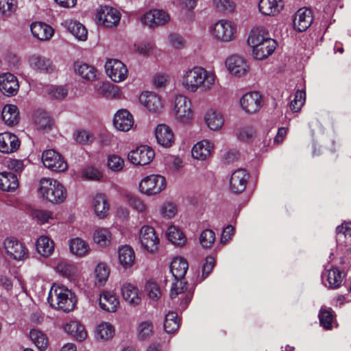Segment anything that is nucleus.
I'll return each instance as SVG.
<instances>
[{"label":"nucleus","mask_w":351,"mask_h":351,"mask_svg":"<svg viewBox=\"0 0 351 351\" xmlns=\"http://www.w3.org/2000/svg\"><path fill=\"white\" fill-rule=\"evenodd\" d=\"M313 21L311 10L302 8L299 9L295 14L293 19L294 28L298 32L306 30Z\"/></svg>","instance_id":"nucleus-19"},{"label":"nucleus","mask_w":351,"mask_h":351,"mask_svg":"<svg viewBox=\"0 0 351 351\" xmlns=\"http://www.w3.org/2000/svg\"><path fill=\"white\" fill-rule=\"evenodd\" d=\"M176 282L172 284L170 290V297L171 299L175 298L180 294H182L186 290V282L182 279H175Z\"/></svg>","instance_id":"nucleus-61"},{"label":"nucleus","mask_w":351,"mask_h":351,"mask_svg":"<svg viewBox=\"0 0 351 351\" xmlns=\"http://www.w3.org/2000/svg\"><path fill=\"white\" fill-rule=\"evenodd\" d=\"M31 32L33 36L40 40H48L54 34L52 27L42 22L33 23L31 25Z\"/></svg>","instance_id":"nucleus-27"},{"label":"nucleus","mask_w":351,"mask_h":351,"mask_svg":"<svg viewBox=\"0 0 351 351\" xmlns=\"http://www.w3.org/2000/svg\"><path fill=\"white\" fill-rule=\"evenodd\" d=\"M283 8V0H260L258 3L260 12L265 16L277 15Z\"/></svg>","instance_id":"nucleus-24"},{"label":"nucleus","mask_w":351,"mask_h":351,"mask_svg":"<svg viewBox=\"0 0 351 351\" xmlns=\"http://www.w3.org/2000/svg\"><path fill=\"white\" fill-rule=\"evenodd\" d=\"M73 137L76 142L80 144L86 145L93 142V135L86 130H80L74 133Z\"/></svg>","instance_id":"nucleus-63"},{"label":"nucleus","mask_w":351,"mask_h":351,"mask_svg":"<svg viewBox=\"0 0 351 351\" xmlns=\"http://www.w3.org/2000/svg\"><path fill=\"white\" fill-rule=\"evenodd\" d=\"M214 149L213 144L207 140L197 143L192 148L191 154L193 158L204 160L210 156Z\"/></svg>","instance_id":"nucleus-25"},{"label":"nucleus","mask_w":351,"mask_h":351,"mask_svg":"<svg viewBox=\"0 0 351 351\" xmlns=\"http://www.w3.org/2000/svg\"><path fill=\"white\" fill-rule=\"evenodd\" d=\"M19 138L10 132L0 133V152L4 154L15 152L20 147Z\"/></svg>","instance_id":"nucleus-21"},{"label":"nucleus","mask_w":351,"mask_h":351,"mask_svg":"<svg viewBox=\"0 0 351 351\" xmlns=\"http://www.w3.org/2000/svg\"><path fill=\"white\" fill-rule=\"evenodd\" d=\"M216 80L217 75L214 71L195 66L184 71L181 84L186 91L195 93L198 90L201 92L211 90Z\"/></svg>","instance_id":"nucleus-1"},{"label":"nucleus","mask_w":351,"mask_h":351,"mask_svg":"<svg viewBox=\"0 0 351 351\" xmlns=\"http://www.w3.org/2000/svg\"><path fill=\"white\" fill-rule=\"evenodd\" d=\"M69 249L72 254L79 257L86 256L90 250L88 243L79 237L70 240Z\"/></svg>","instance_id":"nucleus-37"},{"label":"nucleus","mask_w":351,"mask_h":351,"mask_svg":"<svg viewBox=\"0 0 351 351\" xmlns=\"http://www.w3.org/2000/svg\"><path fill=\"white\" fill-rule=\"evenodd\" d=\"M56 271L62 276L71 278L77 274V267L72 264L62 261L56 266Z\"/></svg>","instance_id":"nucleus-50"},{"label":"nucleus","mask_w":351,"mask_h":351,"mask_svg":"<svg viewBox=\"0 0 351 351\" xmlns=\"http://www.w3.org/2000/svg\"><path fill=\"white\" fill-rule=\"evenodd\" d=\"M127 200L128 204L136 211L140 213H146L147 206L145 202L139 197L136 196L128 195Z\"/></svg>","instance_id":"nucleus-54"},{"label":"nucleus","mask_w":351,"mask_h":351,"mask_svg":"<svg viewBox=\"0 0 351 351\" xmlns=\"http://www.w3.org/2000/svg\"><path fill=\"white\" fill-rule=\"evenodd\" d=\"M29 337L38 349L44 350L47 348L48 344L47 338L41 331L36 329L31 330Z\"/></svg>","instance_id":"nucleus-49"},{"label":"nucleus","mask_w":351,"mask_h":351,"mask_svg":"<svg viewBox=\"0 0 351 351\" xmlns=\"http://www.w3.org/2000/svg\"><path fill=\"white\" fill-rule=\"evenodd\" d=\"M160 211L162 217L171 219L176 215L178 208L173 202H167L162 204Z\"/></svg>","instance_id":"nucleus-57"},{"label":"nucleus","mask_w":351,"mask_h":351,"mask_svg":"<svg viewBox=\"0 0 351 351\" xmlns=\"http://www.w3.org/2000/svg\"><path fill=\"white\" fill-rule=\"evenodd\" d=\"M39 191L44 199L52 203H62L66 197V191L63 185L51 178L40 180Z\"/></svg>","instance_id":"nucleus-4"},{"label":"nucleus","mask_w":351,"mask_h":351,"mask_svg":"<svg viewBox=\"0 0 351 351\" xmlns=\"http://www.w3.org/2000/svg\"><path fill=\"white\" fill-rule=\"evenodd\" d=\"M18 186L19 181L14 173L6 171L0 173V190L13 192Z\"/></svg>","instance_id":"nucleus-33"},{"label":"nucleus","mask_w":351,"mask_h":351,"mask_svg":"<svg viewBox=\"0 0 351 351\" xmlns=\"http://www.w3.org/2000/svg\"><path fill=\"white\" fill-rule=\"evenodd\" d=\"M240 102L243 110L245 112L253 114L261 108V95L256 91L247 93L241 97Z\"/></svg>","instance_id":"nucleus-15"},{"label":"nucleus","mask_w":351,"mask_h":351,"mask_svg":"<svg viewBox=\"0 0 351 351\" xmlns=\"http://www.w3.org/2000/svg\"><path fill=\"white\" fill-rule=\"evenodd\" d=\"M64 25L67 30L79 40H86L87 30L80 22L73 20H66Z\"/></svg>","instance_id":"nucleus-39"},{"label":"nucleus","mask_w":351,"mask_h":351,"mask_svg":"<svg viewBox=\"0 0 351 351\" xmlns=\"http://www.w3.org/2000/svg\"><path fill=\"white\" fill-rule=\"evenodd\" d=\"M204 121L209 129L215 131L220 130L224 123L221 113L213 109H210L206 112Z\"/></svg>","instance_id":"nucleus-32"},{"label":"nucleus","mask_w":351,"mask_h":351,"mask_svg":"<svg viewBox=\"0 0 351 351\" xmlns=\"http://www.w3.org/2000/svg\"><path fill=\"white\" fill-rule=\"evenodd\" d=\"M276 46L277 43L275 40H267L261 45L252 48L253 56L257 60H263L274 51Z\"/></svg>","instance_id":"nucleus-31"},{"label":"nucleus","mask_w":351,"mask_h":351,"mask_svg":"<svg viewBox=\"0 0 351 351\" xmlns=\"http://www.w3.org/2000/svg\"><path fill=\"white\" fill-rule=\"evenodd\" d=\"M145 291L149 299L157 301L161 296L160 290L154 282H147L145 285Z\"/></svg>","instance_id":"nucleus-60"},{"label":"nucleus","mask_w":351,"mask_h":351,"mask_svg":"<svg viewBox=\"0 0 351 351\" xmlns=\"http://www.w3.org/2000/svg\"><path fill=\"white\" fill-rule=\"evenodd\" d=\"M167 185L164 176L152 174L145 177L139 184L141 193L151 196L160 193Z\"/></svg>","instance_id":"nucleus-6"},{"label":"nucleus","mask_w":351,"mask_h":351,"mask_svg":"<svg viewBox=\"0 0 351 351\" xmlns=\"http://www.w3.org/2000/svg\"><path fill=\"white\" fill-rule=\"evenodd\" d=\"M94 241L101 247H106L110 243L111 233L106 228L95 230L93 237Z\"/></svg>","instance_id":"nucleus-48"},{"label":"nucleus","mask_w":351,"mask_h":351,"mask_svg":"<svg viewBox=\"0 0 351 351\" xmlns=\"http://www.w3.org/2000/svg\"><path fill=\"white\" fill-rule=\"evenodd\" d=\"M139 240L142 247L147 252H154L158 250L160 240L152 226H143L140 229Z\"/></svg>","instance_id":"nucleus-9"},{"label":"nucleus","mask_w":351,"mask_h":351,"mask_svg":"<svg viewBox=\"0 0 351 351\" xmlns=\"http://www.w3.org/2000/svg\"><path fill=\"white\" fill-rule=\"evenodd\" d=\"M344 275L337 267L326 270L322 274V280L324 283L328 282V287L330 289H335L340 287ZM326 285V284H325Z\"/></svg>","instance_id":"nucleus-28"},{"label":"nucleus","mask_w":351,"mask_h":351,"mask_svg":"<svg viewBox=\"0 0 351 351\" xmlns=\"http://www.w3.org/2000/svg\"><path fill=\"white\" fill-rule=\"evenodd\" d=\"M198 0H178L179 8L184 11V16L188 21H193L195 18L193 10L197 7Z\"/></svg>","instance_id":"nucleus-44"},{"label":"nucleus","mask_w":351,"mask_h":351,"mask_svg":"<svg viewBox=\"0 0 351 351\" xmlns=\"http://www.w3.org/2000/svg\"><path fill=\"white\" fill-rule=\"evenodd\" d=\"M167 237L173 244L179 246L183 245L186 241L183 233L174 226H171L168 228Z\"/></svg>","instance_id":"nucleus-45"},{"label":"nucleus","mask_w":351,"mask_h":351,"mask_svg":"<svg viewBox=\"0 0 351 351\" xmlns=\"http://www.w3.org/2000/svg\"><path fill=\"white\" fill-rule=\"evenodd\" d=\"M75 73L82 79L93 82L97 79V69L91 65L86 63L76 62L74 64Z\"/></svg>","instance_id":"nucleus-34"},{"label":"nucleus","mask_w":351,"mask_h":351,"mask_svg":"<svg viewBox=\"0 0 351 351\" xmlns=\"http://www.w3.org/2000/svg\"><path fill=\"white\" fill-rule=\"evenodd\" d=\"M188 267L187 261L183 258L178 257L171 261L170 271L175 279H183Z\"/></svg>","instance_id":"nucleus-38"},{"label":"nucleus","mask_w":351,"mask_h":351,"mask_svg":"<svg viewBox=\"0 0 351 351\" xmlns=\"http://www.w3.org/2000/svg\"><path fill=\"white\" fill-rule=\"evenodd\" d=\"M29 63L33 70L40 73L49 74L56 69L53 62L44 56L33 55L29 57Z\"/></svg>","instance_id":"nucleus-16"},{"label":"nucleus","mask_w":351,"mask_h":351,"mask_svg":"<svg viewBox=\"0 0 351 351\" xmlns=\"http://www.w3.org/2000/svg\"><path fill=\"white\" fill-rule=\"evenodd\" d=\"M65 331L80 341L85 340L87 332L83 325L76 321H71L64 326Z\"/></svg>","instance_id":"nucleus-40"},{"label":"nucleus","mask_w":351,"mask_h":351,"mask_svg":"<svg viewBox=\"0 0 351 351\" xmlns=\"http://www.w3.org/2000/svg\"><path fill=\"white\" fill-rule=\"evenodd\" d=\"M306 93L304 90H297L294 99L290 103V108L293 112L300 110L305 102Z\"/></svg>","instance_id":"nucleus-56"},{"label":"nucleus","mask_w":351,"mask_h":351,"mask_svg":"<svg viewBox=\"0 0 351 351\" xmlns=\"http://www.w3.org/2000/svg\"><path fill=\"white\" fill-rule=\"evenodd\" d=\"M95 272L97 283L101 285L108 280L110 274V269L105 263H100L97 265Z\"/></svg>","instance_id":"nucleus-52"},{"label":"nucleus","mask_w":351,"mask_h":351,"mask_svg":"<svg viewBox=\"0 0 351 351\" xmlns=\"http://www.w3.org/2000/svg\"><path fill=\"white\" fill-rule=\"evenodd\" d=\"M255 134V129L252 126H245L238 130L237 136L239 140L247 141L253 138Z\"/></svg>","instance_id":"nucleus-64"},{"label":"nucleus","mask_w":351,"mask_h":351,"mask_svg":"<svg viewBox=\"0 0 351 351\" xmlns=\"http://www.w3.org/2000/svg\"><path fill=\"white\" fill-rule=\"evenodd\" d=\"M180 327L178 315L175 312H169L165 317L164 322V328L168 333H173L178 330Z\"/></svg>","instance_id":"nucleus-47"},{"label":"nucleus","mask_w":351,"mask_h":351,"mask_svg":"<svg viewBox=\"0 0 351 351\" xmlns=\"http://www.w3.org/2000/svg\"><path fill=\"white\" fill-rule=\"evenodd\" d=\"M153 324L151 322L145 321L140 324L138 326V338L144 340L152 335Z\"/></svg>","instance_id":"nucleus-59"},{"label":"nucleus","mask_w":351,"mask_h":351,"mask_svg":"<svg viewBox=\"0 0 351 351\" xmlns=\"http://www.w3.org/2000/svg\"><path fill=\"white\" fill-rule=\"evenodd\" d=\"M82 175L83 178L93 181L99 180L103 176L99 170L92 166L85 167L82 171Z\"/></svg>","instance_id":"nucleus-58"},{"label":"nucleus","mask_w":351,"mask_h":351,"mask_svg":"<svg viewBox=\"0 0 351 351\" xmlns=\"http://www.w3.org/2000/svg\"><path fill=\"white\" fill-rule=\"evenodd\" d=\"M119 304V300L112 292L104 291L100 294L99 306L104 311L115 312L117 310Z\"/></svg>","instance_id":"nucleus-30"},{"label":"nucleus","mask_w":351,"mask_h":351,"mask_svg":"<svg viewBox=\"0 0 351 351\" xmlns=\"http://www.w3.org/2000/svg\"><path fill=\"white\" fill-rule=\"evenodd\" d=\"M155 153L152 147L141 145L134 150H132L128 155V160L135 165H145L151 162L154 158Z\"/></svg>","instance_id":"nucleus-12"},{"label":"nucleus","mask_w":351,"mask_h":351,"mask_svg":"<svg viewBox=\"0 0 351 351\" xmlns=\"http://www.w3.org/2000/svg\"><path fill=\"white\" fill-rule=\"evenodd\" d=\"M19 84L16 76L10 73L0 75V90L6 96H13L17 94Z\"/></svg>","instance_id":"nucleus-18"},{"label":"nucleus","mask_w":351,"mask_h":351,"mask_svg":"<svg viewBox=\"0 0 351 351\" xmlns=\"http://www.w3.org/2000/svg\"><path fill=\"white\" fill-rule=\"evenodd\" d=\"M16 0H0V13L3 16H11L16 10Z\"/></svg>","instance_id":"nucleus-51"},{"label":"nucleus","mask_w":351,"mask_h":351,"mask_svg":"<svg viewBox=\"0 0 351 351\" xmlns=\"http://www.w3.org/2000/svg\"><path fill=\"white\" fill-rule=\"evenodd\" d=\"M1 115L5 123L9 126L15 125L19 122V112L15 105H5L2 110Z\"/></svg>","instance_id":"nucleus-35"},{"label":"nucleus","mask_w":351,"mask_h":351,"mask_svg":"<svg viewBox=\"0 0 351 351\" xmlns=\"http://www.w3.org/2000/svg\"><path fill=\"white\" fill-rule=\"evenodd\" d=\"M108 166L111 170L119 171L123 168L124 160L119 156L112 154L108 156Z\"/></svg>","instance_id":"nucleus-62"},{"label":"nucleus","mask_w":351,"mask_h":351,"mask_svg":"<svg viewBox=\"0 0 351 351\" xmlns=\"http://www.w3.org/2000/svg\"><path fill=\"white\" fill-rule=\"evenodd\" d=\"M213 6L219 12L230 13L235 8V4L232 0H213Z\"/></svg>","instance_id":"nucleus-53"},{"label":"nucleus","mask_w":351,"mask_h":351,"mask_svg":"<svg viewBox=\"0 0 351 351\" xmlns=\"http://www.w3.org/2000/svg\"><path fill=\"white\" fill-rule=\"evenodd\" d=\"M113 124L117 130L128 132L134 125V119L128 110H119L114 117Z\"/></svg>","instance_id":"nucleus-23"},{"label":"nucleus","mask_w":351,"mask_h":351,"mask_svg":"<svg viewBox=\"0 0 351 351\" xmlns=\"http://www.w3.org/2000/svg\"><path fill=\"white\" fill-rule=\"evenodd\" d=\"M36 250L43 256L48 257L53 252V242L48 237L41 236L36 241Z\"/></svg>","instance_id":"nucleus-41"},{"label":"nucleus","mask_w":351,"mask_h":351,"mask_svg":"<svg viewBox=\"0 0 351 351\" xmlns=\"http://www.w3.org/2000/svg\"><path fill=\"white\" fill-rule=\"evenodd\" d=\"M47 301L51 306L69 312L74 309L76 299L73 293L64 286L53 285L48 294Z\"/></svg>","instance_id":"nucleus-2"},{"label":"nucleus","mask_w":351,"mask_h":351,"mask_svg":"<svg viewBox=\"0 0 351 351\" xmlns=\"http://www.w3.org/2000/svg\"><path fill=\"white\" fill-rule=\"evenodd\" d=\"M267 40H273L269 37V32L263 27H257L251 30L247 38V44L252 48L261 45Z\"/></svg>","instance_id":"nucleus-29"},{"label":"nucleus","mask_w":351,"mask_h":351,"mask_svg":"<svg viewBox=\"0 0 351 351\" xmlns=\"http://www.w3.org/2000/svg\"><path fill=\"white\" fill-rule=\"evenodd\" d=\"M99 22L106 27H115L119 23L121 13L114 8L110 6H101L97 11Z\"/></svg>","instance_id":"nucleus-10"},{"label":"nucleus","mask_w":351,"mask_h":351,"mask_svg":"<svg viewBox=\"0 0 351 351\" xmlns=\"http://www.w3.org/2000/svg\"><path fill=\"white\" fill-rule=\"evenodd\" d=\"M173 115L176 120L182 124H187L192 120V105L188 97L182 95L176 96L173 104Z\"/></svg>","instance_id":"nucleus-5"},{"label":"nucleus","mask_w":351,"mask_h":351,"mask_svg":"<svg viewBox=\"0 0 351 351\" xmlns=\"http://www.w3.org/2000/svg\"><path fill=\"white\" fill-rule=\"evenodd\" d=\"M170 20L169 14L162 10H152L147 12L141 19V23L149 27L163 25Z\"/></svg>","instance_id":"nucleus-13"},{"label":"nucleus","mask_w":351,"mask_h":351,"mask_svg":"<svg viewBox=\"0 0 351 351\" xmlns=\"http://www.w3.org/2000/svg\"><path fill=\"white\" fill-rule=\"evenodd\" d=\"M215 241V234L210 229H206L200 234L199 242L203 247H210Z\"/></svg>","instance_id":"nucleus-55"},{"label":"nucleus","mask_w":351,"mask_h":351,"mask_svg":"<svg viewBox=\"0 0 351 351\" xmlns=\"http://www.w3.org/2000/svg\"><path fill=\"white\" fill-rule=\"evenodd\" d=\"M139 101L149 112H160L163 108L160 96L154 92H143L139 96Z\"/></svg>","instance_id":"nucleus-14"},{"label":"nucleus","mask_w":351,"mask_h":351,"mask_svg":"<svg viewBox=\"0 0 351 351\" xmlns=\"http://www.w3.org/2000/svg\"><path fill=\"white\" fill-rule=\"evenodd\" d=\"M157 143L162 147L168 148L173 145L175 136L171 128L166 124H159L155 130Z\"/></svg>","instance_id":"nucleus-20"},{"label":"nucleus","mask_w":351,"mask_h":351,"mask_svg":"<svg viewBox=\"0 0 351 351\" xmlns=\"http://www.w3.org/2000/svg\"><path fill=\"white\" fill-rule=\"evenodd\" d=\"M94 210L97 216L104 218L109 210V204L104 195L98 194L94 197Z\"/></svg>","instance_id":"nucleus-42"},{"label":"nucleus","mask_w":351,"mask_h":351,"mask_svg":"<svg viewBox=\"0 0 351 351\" xmlns=\"http://www.w3.org/2000/svg\"><path fill=\"white\" fill-rule=\"evenodd\" d=\"M105 69L108 76L114 82H123L128 77L127 66L119 60H108L106 62Z\"/></svg>","instance_id":"nucleus-11"},{"label":"nucleus","mask_w":351,"mask_h":351,"mask_svg":"<svg viewBox=\"0 0 351 351\" xmlns=\"http://www.w3.org/2000/svg\"><path fill=\"white\" fill-rule=\"evenodd\" d=\"M249 174L245 169H239L234 171L230 180V189L233 193L243 192L246 187Z\"/></svg>","instance_id":"nucleus-22"},{"label":"nucleus","mask_w":351,"mask_h":351,"mask_svg":"<svg viewBox=\"0 0 351 351\" xmlns=\"http://www.w3.org/2000/svg\"><path fill=\"white\" fill-rule=\"evenodd\" d=\"M42 161L45 167L55 172H63L68 169L66 161L62 156L53 149L43 152Z\"/></svg>","instance_id":"nucleus-7"},{"label":"nucleus","mask_w":351,"mask_h":351,"mask_svg":"<svg viewBox=\"0 0 351 351\" xmlns=\"http://www.w3.org/2000/svg\"><path fill=\"white\" fill-rule=\"evenodd\" d=\"M208 32L215 41L219 43H229L237 40L238 28L234 21L222 19L210 25Z\"/></svg>","instance_id":"nucleus-3"},{"label":"nucleus","mask_w":351,"mask_h":351,"mask_svg":"<svg viewBox=\"0 0 351 351\" xmlns=\"http://www.w3.org/2000/svg\"><path fill=\"white\" fill-rule=\"evenodd\" d=\"M3 245L6 254L15 261H23L29 256L28 250L25 245L14 237H7L3 241Z\"/></svg>","instance_id":"nucleus-8"},{"label":"nucleus","mask_w":351,"mask_h":351,"mask_svg":"<svg viewBox=\"0 0 351 351\" xmlns=\"http://www.w3.org/2000/svg\"><path fill=\"white\" fill-rule=\"evenodd\" d=\"M320 325L326 330H330L332 327L334 314L331 308H322L319 313Z\"/></svg>","instance_id":"nucleus-46"},{"label":"nucleus","mask_w":351,"mask_h":351,"mask_svg":"<svg viewBox=\"0 0 351 351\" xmlns=\"http://www.w3.org/2000/svg\"><path fill=\"white\" fill-rule=\"evenodd\" d=\"M121 294L123 300L132 306H136L141 302V293L137 287L131 283H125L121 287Z\"/></svg>","instance_id":"nucleus-26"},{"label":"nucleus","mask_w":351,"mask_h":351,"mask_svg":"<svg viewBox=\"0 0 351 351\" xmlns=\"http://www.w3.org/2000/svg\"><path fill=\"white\" fill-rule=\"evenodd\" d=\"M119 260L120 264L125 269L131 267L135 261L134 250L130 245H125L119 247Z\"/></svg>","instance_id":"nucleus-36"},{"label":"nucleus","mask_w":351,"mask_h":351,"mask_svg":"<svg viewBox=\"0 0 351 351\" xmlns=\"http://www.w3.org/2000/svg\"><path fill=\"white\" fill-rule=\"evenodd\" d=\"M226 65L230 73L238 77L244 75L249 70V66L245 60L237 55L228 58L226 60Z\"/></svg>","instance_id":"nucleus-17"},{"label":"nucleus","mask_w":351,"mask_h":351,"mask_svg":"<svg viewBox=\"0 0 351 351\" xmlns=\"http://www.w3.org/2000/svg\"><path fill=\"white\" fill-rule=\"evenodd\" d=\"M114 333L113 326L108 322H103L97 326L95 337L97 340L106 341L112 338Z\"/></svg>","instance_id":"nucleus-43"}]
</instances>
